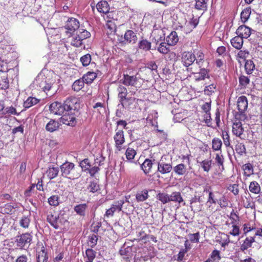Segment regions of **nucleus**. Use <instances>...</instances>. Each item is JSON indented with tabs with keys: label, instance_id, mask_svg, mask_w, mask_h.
Here are the masks:
<instances>
[{
	"label": "nucleus",
	"instance_id": "1",
	"mask_svg": "<svg viewBox=\"0 0 262 262\" xmlns=\"http://www.w3.org/2000/svg\"><path fill=\"white\" fill-rule=\"evenodd\" d=\"M91 33L87 30L80 28L70 38V45L75 48H85L84 41L90 37Z\"/></svg>",
	"mask_w": 262,
	"mask_h": 262
},
{
	"label": "nucleus",
	"instance_id": "2",
	"mask_svg": "<svg viewBox=\"0 0 262 262\" xmlns=\"http://www.w3.org/2000/svg\"><path fill=\"white\" fill-rule=\"evenodd\" d=\"M60 168L61 175L68 179L71 180L77 179L81 176L79 169L76 167L73 163L66 162L60 166Z\"/></svg>",
	"mask_w": 262,
	"mask_h": 262
},
{
	"label": "nucleus",
	"instance_id": "3",
	"mask_svg": "<svg viewBox=\"0 0 262 262\" xmlns=\"http://www.w3.org/2000/svg\"><path fill=\"white\" fill-rule=\"evenodd\" d=\"M227 216L230 221L229 224H231L232 227V230L229 233L234 236H238L240 234V229L238 226L240 222V218L238 212L232 209V211Z\"/></svg>",
	"mask_w": 262,
	"mask_h": 262
},
{
	"label": "nucleus",
	"instance_id": "4",
	"mask_svg": "<svg viewBox=\"0 0 262 262\" xmlns=\"http://www.w3.org/2000/svg\"><path fill=\"white\" fill-rule=\"evenodd\" d=\"M32 237V234L28 232L17 235L15 237L17 248L21 250L25 249L27 245H30Z\"/></svg>",
	"mask_w": 262,
	"mask_h": 262
},
{
	"label": "nucleus",
	"instance_id": "5",
	"mask_svg": "<svg viewBox=\"0 0 262 262\" xmlns=\"http://www.w3.org/2000/svg\"><path fill=\"white\" fill-rule=\"evenodd\" d=\"M206 214L211 215L217 210L216 199L215 198V193L212 191H208V196L207 202H206Z\"/></svg>",
	"mask_w": 262,
	"mask_h": 262
},
{
	"label": "nucleus",
	"instance_id": "6",
	"mask_svg": "<svg viewBox=\"0 0 262 262\" xmlns=\"http://www.w3.org/2000/svg\"><path fill=\"white\" fill-rule=\"evenodd\" d=\"M138 39L136 33L132 30H127L124 35L118 37V41L122 45L135 43Z\"/></svg>",
	"mask_w": 262,
	"mask_h": 262
},
{
	"label": "nucleus",
	"instance_id": "7",
	"mask_svg": "<svg viewBox=\"0 0 262 262\" xmlns=\"http://www.w3.org/2000/svg\"><path fill=\"white\" fill-rule=\"evenodd\" d=\"M113 139L115 142V147L118 151L125 149L124 144L125 142V138L123 130L116 129Z\"/></svg>",
	"mask_w": 262,
	"mask_h": 262
},
{
	"label": "nucleus",
	"instance_id": "8",
	"mask_svg": "<svg viewBox=\"0 0 262 262\" xmlns=\"http://www.w3.org/2000/svg\"><path fill=\"white\" fill-rule=\"evenodd\" d=\"M63 105L65 112L75 113L77 112V106L79 104L76 98L69 97L64 101Z\"/></svg>",
	"mask_w": 262,
	"mask_h": 262
},
{
	"label": "nucleus",
	"instance_id": "9",
	"mask_svg": "<svg viewBox=\"0 0 262 262\" xmlns=\"http://www.w3.org/2000/svg\"><path fill=\"white\" fill-rule=\"evenodd\" d=\"M124 204L123 200H119L116 201L114 204L111 205V207L106 210L104 216L105 217L110 218L114 216L115 211L120 212L122 211L123 205Z\"/></svg>",
	"mask_w": 262,
	"mask_h": 262
},
{
	"label": "nucleus",
	"instance_id": "10",
	"mask_svg": "<svg viewBox=\"0 0 262 262\" xmlns=\"http://www.w3.org/2000/svg\"><path fill=\"white\" fill-rule=\"evenodd\" d=\"M60 119L63 124L69 126H74L77 123L74 113L64 112Z\"/></svg>",
	"mask_w": 262,
	"mask_h": 262
},
{
	"label": "nucleus",
	"instance_id": "11",
	"mask_svg": "<svg viewBox=\"0 0 262 262\" xmlns=\"http://www.w3.org/2000/svg\"><path fill=\"white\" fill-rule=\"evenodd\" d=\"M117 92L119 102L123 107H125V101L129 100L127 98L128 94L127 89L122 85H119L117 88Z\"/></svg>",
	"mask_w": 262,
	"mask_h": 262
},
{
	"label": "nucleus",
	"instance_id": "12",
	"mask_svg": "<svg viewBox=\"0 0 262 262\" xmlns=\"http://www.w3.org/2000/svg\"><path fill=\"white\" fill-rule=\"evenodd\" d=\"M49 110L54 115H62L65 112L63 105L61 102L55 101L50 105Z\"/></svg>",
	"mask_w": 262,
	"mask_h": 262
},
{
	"label": "nucleus",
	"instance_id": "13",
	"mask_svg": "<svg viewBox=\"0 0 262 262\" xmlns=\"http://www.w3.org/2000/svg\"><path fill=\"white\" fill-rule=\"evenodd\" d=\"M80 26L79 21L75 18L71 17L67 20L65 28L70 32H74L79 30Z\"/></svg>",
	"mask_w": 262,
	"mask_h": 262
},
{
	"label": "nucleus",
	"instance_id": "14",
	"mask_svg": "<svg viewBox=\"0 0 262 262\" xmlns=\"http://www.w3.org/2000/svg\"><path fill=\"white\" fill-rule=\"evenodd\" d=\"M237 106L240 115H242L248 108V100L245 96H241L238 98Z\"/></svg>",
	"mask_w": 262,
	"mask_h": 262
},
{
	"label": "nucleus",
	"instance_id": "15",
	"mask_svg": "<svg viewBox=\"0 0 262 262\" xmlns=\"http://www.w3.org/2000/svg\"><path fill=\"white\" fill-rule=\"evenodd\" d=\"M122 83L126 86H135L138 81L136 76H130L123 74V78L121 80Z\"/></svg>",
	"mask_w": 262,
	"mask_h": 262
},
{
	"label": "nucleus",
	"instance_id": "16",
	"mask_svg": "<svg viewBox=\"0 0 262 262\" xmlns=\"http://www.w3.org/2000/svg\"><path fill=\"white\" fill-rule=\"evenodd\" d=\"M236 33L242 38H248L251 34L250 28L245 26H240L236 31Z\"/></svg>",
	"mask_w": 262,
	"mask_h": 262
},
{
	"label": "nucleus",
	"instance_id": "17",
	"mask_svg": "<svg viewBox=\"0 0 262 262\" xmlns=\"http://www.w3.org/2000/svg\"><path fill=\"white\" fill-rule=\"evenodd\" d=\"M182 62L183 64L188 67L191 65L195 60V56L191 52H185L182 56Z\"/></svg>",
	"mask_w": 262,
	"mask_h": 262
},
{
	"label": "nucleus",
	"instance_id": "18",
	"mask_svg": "<svg viewBox=\"0 0 262 262\" xmlns=\"http://www.w3.org/2000/svg\"><path fill=\"white\" fill-rule=\"evenodd\" d=\"M154 163L151 160L146 159L141 165V168L144 173L147 176H151L150 173L152 172V168Z\"/></svg>",
	"mask_w": 262,
	"mask_h": 262
},
{
	"label": "nucleus",
	"instance_id": "19",
	"mask_svg": "<svg viewBox=\"0 0 262 262\" xmlns=\"http://www.w3.org/2000/svg\"><path fill=\"white\" fill-rule=\"evenodd\" d=\"M172 169V165L164 162H159L158 164V171L162 174L169 173Z\"/></svg>",
	"mask_w": 262,
	"mask_h": 262
},
{
	"label": "nucleus",
	"instance_id": "20",
	"mask_svg": "<svg viewBox=\"0 0 262 262\" xmlns=\"http://www.w3.org/2000/svg\"><path fill=\"white\" fill-rule=\"evenodd\" d=\"M244 129L241 122H234L232 125V133L236 136L241 139H244L242 136L243 134Z\"/></svg>",
	"mask_w": 262,
	"mask_h": 262
},
{
	"label": "nucleus",
	"instance_id": "21",
	"mask_svg": "<svg viewBox=\"0 0 262 262\" xmlns=\"http://www.w3.org/2000/svg\"><path fill=\"white\" fill-rule=\"evenodd\" d=\"M255 242V236L246 237L240 246V250L244 252L248 248H251L253 243Z\"/></svg>",
	"mask_w": 262,
	"mask_h": 262
},
{
	"label": "nucleus",
	"instance_id": "22",
	"mask_svg": "<svg viewBox=\"0 0 262 262\" xmlns=\"http://www.w3.org/2000/svg\"><path fill=\"white\" fill-rule=\"evenodd\" d=\"M59 216L55 213H51L47 215V222L55 229L59 228L58 221Z\"/></svg>",
	"mask_w": 262,
	"mask_h": 262
},
{
	"label": "nucleus",
	"instance_id": "23",
	"mask_svg": "<svg viewBox=\"0 0 262 262\" xmlns=\"http://www.w3.org/2000/svg\"><path fill=\"white\" fill-rule=\"evenodd\" d=\"M96 8L100 13L105 14L110 10V5L106 0H102L99 2L96 5Z\"/></svg>",
	"mask_w": 262,
	"mask_h": 262
},
{
	"label": "nucleus",
	"instance_id": "24",
	"mask_svg": "<svg viewBox=\"0 0 262 262\" xmlns=\"http://www.w3.org/2000/svg\"><path fill=\"white\" fill-rule=\"evenodd\" d=\"M48 254L46 251L45 248L42 246L40 251L37 252L36 260L37 262H47L48 260Z\"/></svg>",
	"mask_w": 262,
	"mask_h": 262
},
{
	"label": "nucleus",
	"instance_id": "25",
	"mask_svg": "<svg viewBox=\"0 0 262 262\" xmlns=\"http://www.w3.org/2000/svg\"><path fill=\"white\" fill-rule=\"evenodd\" d=\"M88 208V206L86 203L79 204L74 207V210L77 215L84 217L86 215Z\"/></svg>",
	"mask_w": 262,
	"mask_h": 262
},
{
	"label": "nucleus",
	"instance_id": "26",
	"mask_svg": "<svg viewBox=\"0 0 262 262\" xmlns=\"http://www.w3.org/2000/svg\"><path fill=\"white\" fill-rule=\"evenodd\" d=\"M179 37L176 31H172L166 38L167 44L168 46H174L179 41Z\"/></svg>",
	"mask_w": 262,
	"mask_h": 262
},
{
	"label": "nucleus",
	"instance_id": "27",
	"mask_svg": "<svg viewBox=\"0 0 262 262\" xmlns=\"http://www.w3.org/2000/svg\"><path fill=\"white\" fill-rule=\"evenodd\" d=\"M9 86L7 73L6 72H0V89L6 90Z\"/></svg>",
	"mask_w": 262,
	"mask_h": 262
},
{
	"label": "nucleus",
	"instance_id": "28",
	"mask_svg": "<svg viewBox=\"0 0 262 262\" xmlns=\"http://www.w3.org/2000/svg\"><path fill=\"white\" fill-rule=\"evenodd\" d=\"M216 242L219 243L222 247H225L230 243L229 236L224 233H220L217 236Z\"/></svg>",
	"mask_w": 262,
	"mask_h": 262
},
{
	"label": "nucleus",
	"instance_id": "29",
	"mask_svg": "<svg viewBox=\"0 0 262 262\" xmlns=\"http://www.w3.org/2000/svg\"><path fill=\"white\" fill-rule=\"evenodd\" d=\"M249 190L250 192L255 194H258L261 192V187L256 181H253L250 183Z\"/></svg>",
	"mask_w": 262,
	"mask_h": 262
},
{
	"label": "nucleus",
	"instance_id": "30",
	"mask_svg": "<svg viewBox=\"0 0 262 262\" xmlns=\"http://www.w3.org/2000/svg\"><path fill=\"white\" fill-rule=\"evenodd\" d=\"M148 197V191L146 189L139 191L136 194V200L138 202H144L146 201Z\"/></svg>",
	"mask_w": 262,
	"mask_h": 262
},
{
	"label": "nucleus",
	"instance_id": "31",
	"mask_svg": "<svg viewBox=\"0 0 262 262\" xmlns=\"http://www.w3.org/2000/svg\"><path fill=\"white\" fill-rule=\"evenodd\" d=\"M230 42L233 47L239 50L243 45V38L237 35L231 39Z\"/></svg>",
	"mask_w": 262,
	"mask_h": 262
},
{
	"label": "nucleus",
	"instance_id": "32",
	"mask_svg": "<svg viewBox=\"0 0 262 262\" xmlns=\"http://www.w3.org/2000/svg\"><path fill=\"white\" fill-rule=\"evenodd\" d=\"M97 77V74L94 72H88L86 74H84L82 78L84 80L85 83L91 84Z\"/></svg>",
	"mask_w": 262,
	"mask_h": 262
},
{
	"label": "nucleus",
	"instance_id": "33",
	"mask_svg": "<svg viewBox=\"0 0 262 262\" xmlns=\"http://www.w3.org/2000/svg\"><path fill=\"white\" fill-rule=\"evenodd\" d=\"M184 200L181 195V194L179 191L172 192L170 195H169V202H173L175 203H178L179 204L183 202Z\"/></svg>",
	"mask_w": 262,
	"mask_h": 262
},
{
	"label": "nucleus",
	"instance_id": "34",
	"mask_svg": "<svg viewBox=\"0 0 262 262\" xmlns=\"http://www.w3.org/2000/svg\"><path fill=\"white\" fill-rule=\"evenodd\" d=\"M197 163H200V166L205 172H208L211 168L212 160L210 159H205L201 162L198 160Z\"/></svg>",
	"mask_w": 262,
	"mask_h": 262
},
{
	"label": "nucleus",
	"instance_id": "35",
	"mask_svg": "<svg viewBox=\"0 0 262 262\" xmlns=\"http://www.w3.org/2000/svg\"><path fill=\"white\" fill-rule=\"evenodd\" d=\"M200 71L195 73V79L196 81H200L205 79V78H209L208 71L204 68H200Z\"/></svg>",
	"mask_w": 262,
	"mask_h": 262
},
{
	"label": "nucleus",
	"instance_id": "36",
	"mask_svg": "<svg viewBox=\"0 0 262 262\" xmlns=\"http://www.w3.org/2000/svg\"><path fill=\"white\" fill-rule=\"evenodd\" d=\"M84 83L85 81L82 78L75 80L72 85V90L75 92H79L84 87Z\"/></svg>",
	"mask_w": 262,
	"mask_h": 262
},
{
	"label": "nucleus",
	"instance_id": "37",
	"mask_svg": "<svg viewBox=\"0 0 262 262\" xmlns=\"http://www.w3.org/2000/svg\"><path fill=\"white\" fill-rule=\"evenodd\" d=\"M222 141L219 138H214L212 140L211 147L213 151H221L222 147Z\"/></svg>",
	"mask_w": 262,
	"mask_h": 262
},
{
	"label": "nucleus",
	"instance_id": "38",
	"mask_svg": "<svg viewBox=\"0 0 262 262\" xmlns=\"http://www.w3.org/2000/svg\"><path fill=\"white\" fill-rule=\"evenodd\" d=\"M151 43L147 39L141 40L138 43V48L145 52L150 50Z\"/></svg>",
	"mask_w": 262,
	"mask_h": 262
},
{
	"label": "nucleus",
	"instance_id": "39",
	"mask_svg": "<svg viewBox=\"0 0 262 262\" xmlns=\"http://www.w3.org/2000/svg\"><path fill=\"white\" fill-rule=\"evenodd\" d=\"M174 172L179 176L184 175L187 171V168L185 165L181 163L173 167Z\"/></svg>",
	"mask_w": 262,
	"mask_h": 262
},
{
	"label": "nucleus",
	"instance_id": "40",
	"mask_svg": "<svg viewBox=\"0 0 262 262\" xmlns=\"http://www.w3.org/2000/svg\"><path fill=\"white\" fill-rule=\"evenodd\" d=\"M59 127V123L54 120H51L46 125V129L51 133L56 130Z\"/></svg>",
	"mask_w": 262,
	"mask_h": 262
},
{
	"label": "nucleus",
	"instance_id": "41",
	"mask_svg": "<svg viewBox=\"0 0 262 262\" xmlns=\"http://www.w3.org/2000/svg\"><path fill=\"white\" fill-rule=\"evenodd\" d=\"M244 176L249 177L254 173L253 166L250 163H246L243 166Z\"/></svg>",
	"mask_w": 262,
	"mask_h": 262
},
{
	"label": "nucleus",
	"instance_id": "42",
	"mask_svg": "<svg viewBox=\"0 0 262 262\" xmlns=\"http://www.w3.org/2000/svg\"><path fill=\"white\" fill-rule=\"evenodd\" d=\"M39 102V100L33 97H29L24 102V107L29 108L30 107L36 104Z\"/></svg>",
	"mask_w": 262,
	"mask_h": 262
},
{
	"label": "nucleus",
	"instance_id": "43",
	"mask_svg": "<svg viewBox=\"0 0 262 262\" xmlns=\"http://www.w3.org/2000/svg\"><path fill=\"white\" fill-rule=\"evenodd\" d=\"M15 207L11 203H7L1 208L3 213L12 214L15 212Z\"/></svg>",
	"mask_w": 262,
	"mask_h": 262
},
{
	"label": "nucleus",
	"instance_id": "44",
	"mask_svg": "<svg viewBox=\"0 0 262 262\" xmlns=\"http://www.w3.org/2000/svg\"><path fill=\"white\" fill-rule=\"evenodd\" d=\"M251 13V9L249 7L245 8L241 13V19L243 23H246L250 17Z\"/></svg>",
	"mask_w": 262,
	"mask_h": 262
},
{
	"label": "nucleus",
	"instance_id": "45",
	"mask_svg": "<svg viewBox=\"0 0 262 262\" xmlns=\"http://www.w3.org/2000/svg\"><path fill=\"white\" fill-rule=\"evenodd\" d=\"M156 198L163 204L169 202V195L166 192H159L156 195Z\"/></svg>",
	"mask_w": 262,
	"mask_h": 262
},
{
	"label": "nucleus",
	"instance_id": "46",
	"mask_svg": "<svg viewBox=\"0 0 262 262\" xmlns=\"http://www.w3.org/2000/svg\"><path fill=\"white\" fill-rule=\"evenodd\" d=\"M222 137L223 140L224 144L226 147H230L232 149H233L232 146L231 145L230 138L228 132L226 130H223L222 134Z\"/></svg>",
	"mask_w": 262,
	"mask_h": 262
},
{
	"label": "nucleus",
	"instance_id": "47",
	"mask_svg": "<svg viewBox=\"0 0 262 262\" xmlns=\"http://www.w3.org/2000/svg\"><path fill=\"white\" fill-rule=\"evenodd\" d=\"M59 172V168L58 167H49L47 171L48 178L52 180L56 177Z\"/></svg>",
	"mask_w": 262,
	"mask_h": 262
},
{
	"label": "nucleus",
	"instance_id": "48",
	"mask_svg": "<svg viewBox=\"0 0 262 262\" xmlns=\"http://www.w3.org/2000/svg\"><path fill=\"white\" fill-rule=\"evenodd\" d=\"M215 161L216 163L217 166L220 168L222 167V170L224 169V156L221 151L220 153H217L215 154Z\"/></svg>",
	"mask_w": 262,
	"mask_h": 262
},
{
	"label": "nucleus",
	"instance_id": "49",
	"mask_svg": "<svg viewBox=\"0 0 262 262\" xmlns=\"http://www.w3.org/2000/svg\"><path fill=\"white\" fill-rule=\"evenodd\" d=\"M88 191L92 193H95L100 190L99 185L97 182L93 180L91 181L87 187Z\"/></svg>",
	"mask_w": 262,
	"mask_h": 262
},
{
	"label": "nucleus",
	"instance_id": "50",
	"mask_svg": "<svg viewBox=\"0 0 262 262\" xmlns=\"http://www.w3.org/2000/svg\"><path fill=\"white\" fill-rule=\"evenodd\" d=\"M30 219L28 216H22L19 221V224L20 227L25 229H28L30 224Z\"/></svg>",
	"mask_w": 262,
	"mask_h": 262
},
{
	"label": "nucleus",
	"instance_id": "51",
	"mask_svg": "<svg viewBox=\"0 0 262 262\" xmlns=\"http://www.w3.org/2000/svg\"><path fill=\"white\" fill-rule=\"evenodd\" d=\"M4 112V117L6 118L9 116L18 115L19 113H17L15 107L12 106L7 107L5 108Z\"/></svg>",
	"mask_w": 262,
	"mask_h": 262
},
{
	"label": "nucleus",
	"instance_id": "52",
	"mask_svg": "<svg viewBox=\"0 0 262 262\" xmlns=\"http://www.w3.org/2000/svg\"><path fill=\"white\" fill-rule=\"evenodd\" d=\"M245 69L247 74H250L255 69V64L251 60H247L245 62Z\"/></svg>",
	"mask_w": 262,
	"mask_h": 262
},
{
	"label": "nucleus",
	"instance_id": "53",
	"mask_svg": "<svg viewBox=\"0 0 262 262\" xmlns=\"http://www.w3.org/2000/svg\"><path fill=\"white\" fill-rule=\"evenodd\" d=\"M217 204L221 208H225L228 206L229 201L226 196L223 194L219 199H216Z\"/></svg>",
	"mask_w": 262,
	"mask_h": 262
},
{
	"label": "nucleus",
	"instance_id": "54",
	"mask_svg": "<svg viewBox=\"0 0 262 262\" xmlns=\"http://www.w3.org/2000/svg\"><path fill=\"white\" fill-rule=\"evenodd\" d=\"M60 197L58 195H52L48 199V203L50 205L57 207L59 204Z\"/></svg>",
	"mask_w": 262,
	"mask_h": 262
},
{
	"label": "nucleus",
	"instance_id": "55",
	"mask_svg": "<svg viewBox=\"0 0 262 262\" xmlns=\"http://www.w3.org/2000/svg\"><path fill=\"white\" fill-rule=\"evenodd\" d=\"M235 150L236 153L240 156H243L246 153V147L243 143L238 142L235 145Z\"/></svg>",
	"mask_w": 262,
	"mask_h": 262
},
{
	"label": "nucleus",
	"instance_id": "56",
	"mask_svg": "<svg viewBox=\"0 0 262 262\" xmlns=\"http://www.w3.org/2000/svg\"><path fill=\"white\" fill-rule=\"evenodd\" d=\"M80 60L83 66L86 67L90 64L92 60V56L91 54L88 53L81 56Z\"/></svg>",
	"mask_w": 262,
	"mask_h": 262
},
{
	"label": "nucleus",
	"instance_id": "57",
	"mask_svg": "<svg viewBox=\"0 0 262 262\" xmlns=\"http://www.w3.org/2000/svg\"><path fill=\"white\" fill-rule=\"evenodd\" d=\"M196 57L195 56L196 63L198 64L200 68L203 67V64L204 62V54L198 51L196 53Z\"/></svg>",
	"mask_w": 262,
	"mask_h": 262
},
{
	"label": "nucleus",
	"instance_id": "58",
	"mask_svg": "<svg viewBox=\"0 0 262 262\" xmlns=\"http://www.w3.org/2000/svg\"><path fill=\"white\" fill-rule=\"evenodd\" d=\"M136 154V151L134 149L128 147L125 151L126 158L128 160H132L134 159Z\"/></svg>",
	"mask_w": 262,
	"mask_h": 262
},
{
	"label": "nucleus",
	"instance_id": "59",
	"mask_svg": "<svg viewBox=\"0 0 262 262\" xmlns=\"http://www.w3.org/2000/svg\"><path fill=\"white\" fill-rule=\"evenodd\" d=\"M208 259H210L211 261L220 260L221 259L220 252L217 250H213L210 255Z\"/></svg>",
	"mask_w": 262,
	"mask_h": 262
},
{
	"label": "nucleus",
	"instance_id": "60",
	"mask_svg": "<svg viewBox=\"0 0 262 262\" xmlns=\"http://www.w3.org/2000/svg\"><path fill=\"white\" fill-rule=\"evenodd\" d=\"M197 198L196 195H194V197L192 198L190 201V207L191 210L193 211H200L201 208L199 205H197Z\"/></svg>",
	"mask_w": 262,
	"mask_h": 262
},
{
	"label": "nucleus",
	"instance_id": "61",
	"mask_svg": "<svg viewBox=\"0 0 262 262\" xmlns=\"http://www.w3.org/2000/svg\"><path fill=\"white\" fill-rule=\"evenodd\" d=\"M216 89V85L214 83H212L208 86H205L204 89L205 94L207 95H211L212 93H214Z\"/></svg>",
	"mask_w": 262,
	"mask_h": 262
},
{
	"label": "nucleus",
	"instance_id": "62",
	"mask_svg": "<svg viewBox=\"0 0 262 262\" xmlns=\"http://www.w3.org/2000/svg\"><path fill=\"white\" fill-rule=\"evenodd\" d=\"M169 50L168 45H166L165 42H161L158 48V51L163 54H166Z\"/></svg>",
	"mask_w": 262,
	"mask_h": 262
},
{
	"label": "nucleus",
	"instance_id": "63",
	"mask_svg": "<svg viewBox=\"0 0 262 262\" xmlns=\"http://www.w3.org/2000/svg\"><path fill=\"white\" fill-rule=\"evenodd\" d=\"M195 8L198 10H205L207 8V3L205 0H197Z\"/></svg>",
	"mask_w": 262,
	"mask_h": 262
},
{
	"label": "nucleus",
	"instance_id": "64",
	"mask_svg": "<svg viewBox=\"0 0 262 262\" xmlns=\"http://www.w3.org/2000/svg\"><path fill=\"white\" fill-rule=\"evenodd\" d=\"M80 166L84 171L88 170L91 167L90 160L88 158L83 159L80 162Z\"/></svg>",
	"mask_w": 262,
	"mask_h": 262
}]
</instances>
